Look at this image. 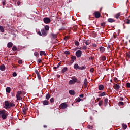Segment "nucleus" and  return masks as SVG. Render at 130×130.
<instances>
[{
    "label": "nucleus",
    "instance_id": "1",
    "mask_svg": "<svg viewBox=\"0 0 130 130\" xmlns=\"http://www.w3.org/2000/svg\"><path fill=\"white\" fill-rule=\"evenodd\" d=\"M2 115V118L3 119H7V116H8V113L6 112V110L0 111V115Z\"/></svg>",
    "mask_w": 130,
    "mask_h": 130
},
{
    "label": "nucleus",
    "instance_id": "2",
    "mask_svg": "<svg viewBox=\"0 0 130 130\" xmlns=\"http://www.w3.org/2000/svg\"><path fill=\"white\" fill-rule=\"evenodd\" d=\"M74 70H86V67L82 66L80 67L78 64H75L74 66Z\"/></svg>",
    "mask_w": 130,
    "mask_h": 130
},
{
    "label": "nucleus",
    "instance_id": "3",
    "mask_svg": "<svg viewBox=\"0 0 130 130\" xmlns=\"http://www.w3.org/2000/svg\"><path fill=\"white\" fill-rule=\"evenodd\" d=\"M72 80H71L69 81V85H74L75 83H77L78 81V79L76 78H72Z\"/></svg>",
    "mask_w": 130,
    "mask_h": 130
},
{
    "label": "nucleus",
    "instance_id": "4",
    "mask_svg": "<svg viewBox=\"0 0 130 130\" xmlns=\"http://www.w3.org/2000/svg\"><path fill=\"white\" fill-rule=\"evenodd\" d=\"M22 94V91H18L16 96V98H17V100H22V99H23V98H22L21 97V95Z\"/></svg>",
    "mask_w": 130,
    "mask_h": 130
},
{
    "label": "nucleus",
    "instance_id": "5",
    "mask_svg": "<svg viewBox=\"0 0 130 130\" xmlns=\"http://www.w3.org/2000/svg\"><path fill=\"white\" fill-rule=\"evenodd\" d=\"M75 55L77 58H79V57H81V56H82V51L80 50H77L76 52Z\"/></svg>",
    "mask_w": 130,
    "mask_h": 130
},
{
    "label": "nucleus",
    "instance_id": "6",
    "mask_svg": "<svg viewBox=\"0 0 130 130\" xmlns=\"http://www.w3.org/2000/svg\"><path fill=\"white\" fill-rule=\"evenodd\" d=\"M43 21L45 23V24H49V23L51 22V20L50 19V18L48 17H46L43 19Z\"/></svg>",
    "mask_w": 130,
    "mask_h": 130
},
{
    "label": "nucleus",
    "instance_id": "7",
    "mask_svg": "<svg viewBox=\"0 0 130 130\" xmlns=\"http://www.w3.org/2000/svg\"><path fill=\"white\" fill-rule=\"evenodd\" d=\"M41 32L43 37H45V36H46L48 33V31H47V30H46L44 29H42L41 30Z\"/></svg>",
    "mask_w": 130,
    "mask_h": 130
},
{
    "label": "nucleus",
    "instance_id": "8",
    "mask_svg": "<svg viewBox=\"0 0 130 130\" xmlns=\"http://www.w3.org/2000/svg\"><path fill=\"white\" fill-rule=\"evenodd\" d=\"M94 15L95 18H96V19H98L99 18H100V17H101V14L98 11L95 12L94 13Z\"/></svg>",
    "mask_w": 130,
    "mask_h": 130
},
{
    "label": "nucleus",
    "instance_id": "9",
    "mask_svg": "<svg viewBox=\"0 0 130 130\" xmlns=\"http://www.w3.org/2000/svg\"><path fill=\"white\" fill-rule=\"evenodd\" d=\"M67 107H68V105L66 103H63L60 105L61 109H67Z\"/></svg>",
    "mask_w": 130,
    "mask_h": 130
},
{
    "label": "nucleus",
    "instance_id": "10",
    "mask_svg": "<svg viewBox=\"0 0 130 130\" xmlns=\"http://www.w3.org/2000/svg\"><path fill=\"white\" fill-rule=\"evenodd\" d=\"M4 108H6V109H7V108H10V102H9L8 101H6L5 102Z\"/></svg>",
    "mask_w": 130,
    "mask_h": 130
},
{
    "label": "nucleus",
    "instance_id": "11",
    "mask_svg": "<svg viewBox=\"0 0 130 130\" xmlns=\"http://www.w3.org/2000/svg\"><path fill=\"white\" fill-rule=\"evenodd\" d=\"M113 88L114 90H116V91H118V90H119V89L120 88V86H119V84H116L114 85Z\"/></svg>",
    "mask_w": 130,
    "mask_h": 130
},
{
    "label": "nucleus",
    "instance_id": "12",
    "mask_svg": "<svg viewBox=\"0 0 130 130\" xmlns=\"http://www.w3.org/2000/svg\"><path fill=\"white\" fill-rule=\"evenodd\" d=\"M83 86H84V88H87V87L88 86V80L87 79V78H85L84 79Z\"/></svg>",
    "mask_w": 130,
    "mask_h": 130
},
{
    "label": "nucleus",
    "instance_id": "13",
    "mask_svg": "<svg viewBox=\"0 0 130 130\" xmlns=\"http://www.w3.org/2000/svg\"><path fill=\"white\" fill-rule=\"evenodd\" d=\"M99 49H100V51L101 52V53H103V52H104V51H105V48L101 46L99 47Z\"/></svg>",
    "mask_w": 130,
    "mask_h": 130
},
{
    "label": "nucleus",
    "instance_id": "14",
    "mask_svg": "<svg viewBox=\"0 0 130 130\" xmlns=\"http://www.w3.org/2000/svg\"><path fill=\"white\" fill-rule=\"evenodd\" d=\"M71 61L72 62L71 64H72V63H73L74 61H75V60L77 59V57H76V56H73L71 57Z\"/></svg>",
    "mask_w": 130,
    "mask_h": 130
},
{
    "label": "nucleus",
    "instance_id": "15",
    "mask_svg": "<svg viewBox=\"0 0 130 130\" xmlns=\"http://www.w3.org/2000/svg\"><path fill=\"white\" fill-rule=\"evenodd\" d=\"M99 90H100V91L104 90V85L102 84L99 85Z\"/></svg>",
    "mask_w": 130,
    "mask_h": 130
},
{
    "label": "nucleus",
    "instance_id": "16",
    "mask_svg": "<svg viewBox=\"0 0 130 130\" xmlns=\"http://www.w3.org/2000/svg\"><path fill=\"white\" fill-rule=\"evenodd\" d=\"M40 55L41 56H42V55H44V56H46V53H45V51H41L40 52Z\"/></svg>",
    "mask_w": 130,
    "mask_h": 130
},
{
    "label": "nucleus",
    "instance_id": "17",
    "mask_svg": "<svg viewBox=\"0 0 130 130\" xmlns=\"http://www.w3.org/2000/svg\"><path fill=\"white\" fill-rule=\"evenodd\" d=\"M108 105V99L105 98L104 100V105L105 106H107Z\"/></svg>",
    "mask_w": 130,
    "mask_h": 130
},
{
    "label": "nucleus",
    "instance_id": "18",
    "mask_svg": "<svg viewBox=\"0 0 130 130\" xmlns=\"http://www.w3.org/2000/svg\"><path fill=\"white\" fill-rule=\"evenodd\" d=\"M108 22H109V23H114V22H115V20H114L112 18H109L108 19Z\"/></svg>",
    "mask_w": 130,
    "mask_h": 130
},
{
    "label": "nucleus",
    "instance_id": "19",
    "mask_svg": "<svg viewBox=\"0 0 130 130\" xmlns=\"http://www.w3.org/2000/svg\"><path fill=\"white\" fill-rule=\"evenodd\" d=\"M49 103V102L47 100H45V101H43V104L44 105H48Z\"/></svg>",
    "mask_w": 130,
    "mask_h": 130
},
{
    "label": "nucleus",
    "instance_id": "20",
    "mask_svg": "<svg viewBox=\"0 0 130 130\" xmlns=\"http://www.w3.org/2000/svg\"><path fill=\"white\" fill-rule=\"evenodd\" d=\"M120 16V13H118L114 16V17L116 18V19H118Z\"/></svg>",
    "mask_w": 130,
    "mask_h": 130
},
{
    "label": "nucleus",
    "instance_id": "21",
    "mask_svg": "<svg viewBox=\"0 0 130 130\" xmlns=\"http://www.w3.org/2000/svg\"><path fill=\"white\" fill-rule=\"evenodd\" d=\"M13 47V43L12 42H9L8 44H7V47H8V48H11V47Z\"/></svg>",
    "mask_w": 130,
    "mask_h": 130
},
{
    "label": "nucleus",
    "instance_id": "22",
    "mask_svg": "<svg viewBox=\"0 0 130 130\" xmlns=\"http://www.w3.org/2000/svg\"><path fill=\"white\" fill-rule=\"evenodd\" d=\"M27 110H28V108H27V106H25L24 107L23 109H22V111L24 113H26V111H27Z\"/></svg>",
    "mask_w": 130,
    "mask_h": 130
},
{
    "label": "nucleus",
    "instance_id": "23",
    "mask_svg": "<svg viewBox=\"0 0 130 130\" xmlns=\"http://www.w3.org/2000/svg\"><path fill=\"white\" fill-rule=\"evenodd\" d=\"M7 93H11V87H7L6 89Z\"/></svg>",
    "mask_w": 130,
    "mask_h": 130
},
{
    "label": "nucleus",
    "instance_id": "24",
    "mask_svg": "<svg viewBox=\"0 0 130 130\" xmlns=\"http://www.w3.org/2000/svg\"><path fill=\"white\" fill-rule=\"evenodd\" d=\"M69 93L70 95H76V93L74 90H69Z\"/></svg>",
    "mask_w": 130,
    "mask_h": 130
},
{
    "label": "nucleus",
    "instance_id": "25",
    "mask_svg": "<svg viewBox=\"0 0 130 130\" xmlns=\"http://www.w3.org/2000/svg\"><path fill=\"white\" fill-rule=\"evenodd\" d=\"M44 30H45L46 31L48 32V30H49V26L48 25H45L44 26V28H43Z\"/></svg>",
    "mask_w": 130,
    "mask_h": 130
},
{
    "label": "nucleus",
    "instance_id": "26",
    "mask_svg": "<svg viewBox=\"0 0 130 130\" xmlns=\"http://www.w3.org/2000/svg\"><path fill=\"white\" fill-rule=\"evenodd\" d=\"M105 95H106L105 92H103L101 94H99V97H103V96H105Z\"/></svg>",
    "mask_w": 130,
    "mask_h": 130
},
{
    "label": "nucleus",
    "instance_id": "27",
    "mask_svg": "<svg viewBox=\"0 0 130 130\" xmlns=\"http://www.w3.org/2000/svg\"><path fill=\"white\" fill-rule=\"evenodd\" d=\"M5 69H6V67L5 66V65H1L0 66V70L1 71H4V70H5Z\"/></svg>",
    "mask_w": 130,
    "mask_h": 130
},
{
    "label": "nucleus",
    "instance_id": "28",
    "mask_svg": "<svg viewBox=\"0 0 130 130\" xmlns=\"http://www.w3.org/2000/svg\"><path fill=\"white\" fill-rule=\"evenodd\" d=\"M67 71H68V68L67 67H64L62 70V73H66V72H67Z\"/></svg>",
    "mask_w": 130,
    "mask_h": 130
},
{
    "label": "nucleus",
    "instance_id": "29",
    "mask_svg": "<svg viewBox=\"0 0 130 130\" xmlns=\"http://www.w3.org/2000/svg\"><path fill=\"white\" fill-rule=\"evenodd\" d=\"M50 97H51V95L49 94V93H48L46 96V99H47V100H48L50 98Z\"/></svg>",
    "mask_w": 130,
    "mask_h": 130
},
{
    "label": "nucleus",
    "instance_id": "30",
    "mask_svg": "<svg viewBox=\"0 0 130 130\" xmlns=\"http://www.w3.org/2000/svg\"><path fill=\"white\" fill-rule=\"evenodd\" d=\"M9 106L10 108H11V107H15V104L10 102Z\"/></svg>",
    "mask_w": 130,
    "mask_h": 130
},
{
    "label": "nucleus",
    "instance_id": "31",
    "mask_svg": "<svg viewBox=\"0 0 130 130\" xmlns=\"http://www.w3.org/2000/svg\"><path fill=\"white\" fill-rule=\"evenodd\" d=\"M107 50H108V52H111V49L110 48V45H108Z\"/></svg>",
    "mask_w": 130,
    "mask_h": 130
},
{
    "label": "nucleus",
    "instance_id": "32",
    "mask_svg": "<svg viewBox=\"0 0 130 130\" xmlns=\"http://www.w3.org/2000/svg\"><path fill=\"white\" fill-rule=\"evenodd\" d=\"M125 23L127 24V25H129L130 24V20L129 19H127L126 20H124Z\"/></svg>",
    "mask_w": 130,
    "mask_h": 130
},
{
    "label": "nucleus",
    "instance_id": "33",
    "mask_svg": "<svg viewBox=\"0 0 130 130\" xmlns=\"http://www.w3.org/2000/svg\"><path fill=\"white\" fill-rule=\"evenodd\" d=\"M101 60H102V61H105V60H106V56H103L101 57Z\"/></svg>",
    "mask_w": 130,
    "mask_h": 130
},
{
    "label": "nucleus",
    "instance_id": "34",
    "mask_svg": "<svg viewBox=\"0 0 130 130\" xmlns=\"http://www.w3.org/2000/svg\"><path fill=\"white\" fill-rule=\"evenodd\" d=\"M87 128H88V129H93V128H94V127L93 126L88 125H87Z\"/></svg>",
    "mask_w": 130,
    "mask_h": 130
},
{
    "label": "nucleus",
    "instance_id": "35",
    "mask_svg": "<svg viewBox=\"0 0 130 130\" xmlns=\"http://www.w3.org/2000/svg\"><path fill=\"white\" fill-rule=\"evenodd\" d=\"M98 104L99 106H101L103 104V101L101 100L99 102Z\"/></svg>",
    "mask_w": 130,
    "mask_h": 130
},
{
    "label": "nucleus",
    "instance_id": "36",
    "mask_svg": "<svg viewBox=\"0 0 130 130\" xmlns=\"http://www.w3.org/2000/svg\"><path fill=\"white\" fill-rule=\"evenodd\" d=\"M51 36H52V38H54V39H55L56 38V35L54 34L53 33L51 34Z\"/></svg>",
    "mask_w": 130,
    "mask_h": 130
},
{
    "label": "nucleus",
    "instance_id": "37",
    "mask_svg": "<svg viewBox=\"0 0 130 130\" xmlns=\"http://www.w3.org/2000/svg\"><path fill=\"white\" fill-rule=\"evenodd\" d=\"M74 43L76 46H79V45H80V43H79L78 41H75Z\"/></svg>",
    "mask_w": 130,
    "mask_h": 130
},
{
    "label": "nucleus",
    "instance_id": "38",
    "mask_svg": "<svg viewBox=\"0 0 130 130\" xmlns=\"http://www.w3.org/2000/svg\"><path fill=\"white\" fill-rule=\"evenodd\" d=\"M123 129H126L127 128V125L126 124H122Z\"/></svg>",
    "mask_w": 130,
    "mask_h": 130
},
{
    "label": "nucleus",
    "instance_id": "39",
    "mask_svg": "<svg viewBox=\"0 0 130 130\" xmlns=\"http://www.w3.org/2000/svg\"><path fill=\"white\" fill-rule=\"evenodd\" d=\"M17 47L16 46H14L13 47H12V50L13 51H16V50H17Z\"/></svg>",
    "mask_w": 130,
    "mask_h": 130
},
{
    "label": "nucleus",
    "instance_id": "40",
    "mask_svg": "<svg viewBox=\"0 0 130 130\" xmlns=\"http://www.w3.org/2000/svg\"><path fill=\"white\" fill-rule=\"evenodd\" d=\"M0 30L2 32H5V29H4V27H3V26H0Z\"/></svg>",
    "mask_w": 130,
    "mask_h": 130
},
{
    "label": "nucleus",
    "instance_id": "41",
    "mask_svg": "<svg viewBox=\"0 0 130 130\" xmlns=\"http://www.w3.org/2000/svg\"><path fill=\"white\" fill-rule=\"evenodd\" d=\"M64 53V54H66L67 55H69V54H70V51H65Z\"/></svg>",
    "mask_w": 130,
    "mask_h": 130
},
{
    "label": "nucleus",
    "instance_id": "42",
    "mask_svg": "<svg viewBox=\"0 0 130 130\" xmlns=\"http://www.w3.org/2000/svg\"><path fill=\"white\" fill-rule=\"evenodd\" d=\"M81 100H82L81 99V98H77L76 99V102H80L81 101Z\"/></svg>",
    "mask_w": 130,
    "mask_h": 130
},
{
    "label": "nucleus",
    "instance_id": "43",
    "mask_svg": "<svg viewBox=\"0 0 130 130\" xmlns=\"http://www.w3.org/2000/svg\"><path fill=\"white\" fill-rule=\"evenodd\" d=\"M119 105H121V106H123L124 105V103H123V102H119L118 103Z\"/></svg>",
    "mask_w": 130,
    "mask_h": 130
},
{
    "label": "nucleus",
    "instance_id": "44",
    "mask_svg": "<svg viewBox=\"0 0 130 130\" xmlns=\"http://www.w3.org/2000/svg\"><path fill=\"white\" fill-rule=\"evenodd\" d=\"M101 26L102 27H103V28H104V27H105V22H102L101 23Z\"/></svg>",
    "mask_w": 130,
    "mask_h": 130
},
{
    "label": "nucleus",
    "instance_id": "45",
    "mask_svg": "<svg viewBox=\"0 0 130 130\" xmlns=\"http://www.w3.org/2000/svg\"><path fill=\"white\" fill-rule=\"evenodd\" d=\"M50 101L51 103H53L54 102V99L53 98H51Z\"/></svg>",
    "mask_w": 130,
    "mask_h": 130
},
{
    "label": "nucleus",
    "instance_id": "46",
    "mask_svg": "<svg viewBox=\"0 0 130 130\" xmlns=\"http://www.w3.org/2000/svg\"><path fill=\"white\" fill-rule=\"evenodd\" d=\"M12 76H13V77H17V73L14 72V73H13V74H12Z\"/></svg>",
    "mask_w": 130,
    "mask_h": 130
},
{
    "label": "nucleus",
    "instance_id": "47",
    "mask_svg": "<svg viewBox=\"0 0 130 130\" xmlns=\"http://www.w3.org/2000/svg\"><path fill=\"white\" fill-rule=\"evenodd\" d=\"M37 62H38V63H41V62H42V61H41V59H38Z\"/></svg>",
    "mask_w": 130,
    "mask_h": 130
},
{
    "label": "nucleus",
    "instance_id": "48",
    "mask_svg": "<svg viewBox=\"0 0 130 130\" xmlns=\"http://www.w3.org/2000/svg\"><path fill=\"white\" fill-rule=\"evenodd\" d=\"M69 39V37L68 36H65L64 38V40H66V41H67V40H68Z\"/></svg>",
    "mask_w": 130,
    "mask_h": 130
},
{
    "label": "nucleus",
    "instance_id": "49",
    "mask_svg": "<svg viewBox=\"0 0 130 130\" xmlns=\"http://www.w3.org/2000/svg\"><path fill=\"white\" fill-rule=\"evenodd\" d=\"M60 64H61V62H60L58 65L57 66L56 68L57 69H58V68H59V67H60Z\"/></svg>",
    "mask_w": 130,
    "mask_h": 130
},
{
    "label": "nucleus",
    "instance_id": "50",
    "mask_svg": "<svg viewBox=\"0 0 130 130\" xmlns=\"http://www.w3.org/2000/svg\"><path fill=\"white\" fill-rule=\"evenodd\" d=\"M35 73H36V74H37V76L40 74L39 73V72H38V70H36L35 71Z\"/></svg>",
    "mask_w": 130,
    "mask_h": 130
},
{
    "label": "nucleus",
    "instance_id": "51",
    "mask_svg": "<svg viewBox=\"0 0 130 130\" xmlns=\"http://www.w3.org/2000/svg\"><path fill=\"white\" fill-rule=\"evenodd\" d=\"M126 87H127V88H130V83H126Z\"/></svg>",
    "mask_w": 130,
    "mask_h": 130
},
{
    "label": "nucleus",
    "instance_id": "52",
    "mask_svg": "<svg viewBox=\"0 0 130 130\" xmlns=\"http://www.w3.org/2000/svg\"><path fill=\"white\" fill-rule=\"evenodd\" d=\"M18 63H19V64H22V63H23V61H22L21 60H19L18 61Z\"/></svg>",
    "mask_w": 130,
    "mask_h": 130
},
{
    "label": "nucleus",
    "instance_id": "53",
    "mask_svg": "<svg viewBox=\"0 0 130 130\" xmlns=\"http://www.w3.org/2000/svg\"><path fill=\"white\" fill-rule=\"evenodd\" d=\"M85 43L86 45H89V44H90V42H89L88 41H85Z\"/></svg>",
    "mask_w": 130,
    "mask_h": 130
},
{
    "label": "nucleus",
    "instance_id": "54",
    "mask_svg": "<svg viewBox=\"0 0 130 130\" xmlns=\"http://www.w3.org/2000/svg\"><path fill=\"white\" fill-rule=\"evenodd\" d=\"M37 77H38L39 80H41V77L40 76V74L38 75Z\"/></svg>",
    "mask_w": 130,
    "mask_h": 130
},
{
    "label": "nucleus",
    "instance_id": "55",
    "mask_svg": "<svg viewBox=\"0 0 130 130\" xmlns=\"http://www.w3.org/2000/svg\"><path fill=\"white\" fill-rule=\"evenodd\" d=\"M92 46L93 47H97V44L94 43V44H92Z\"/></svg>",
    "mask_w": 130,
    "mask_h": 130
},
{
    "label": "nucleus",
    "instance_id": "56",
    "mask_svg": "<svg viewBox=\"0 0 130 130\" xmlns=\"http://www.w3.org/2000/svg\"><path fill=\"white\" fill-rule=\"evenodd\" d=\"M38 34H39V35H40V36H42V34H41V32L40 31H39Z\"/></svg>",
    "mask_w": 130,
    "mask_h": 130
},
{
    "label": "nucleus",
    "instance_id": "57",
    "mask_svg": "<svg viewBox=\"0 0 130 130\" xmlns=\"http://www.w3.org/2000/svg\"><path fill=\"white\" fill-rule=\"evenodd\" d=\"M17 4L18 5V6H20V5H21V2L20 1H18L17 2Z\"/></svg>",
    "mask_w": 130,
    "mask_h": 130
},
{
    "label": "nucleus",
    "instance_id": "58",
    "mask_svg": "<svg viewBox=\"0 0 130 130\" xmlns=\"http://www.w3.org/2000/svg\"><path fill=\"white\" fill-rule=\"evenodd\" d=\"M90 72H91V73H93V72H94V68H91V69H90Z\"/></svg>",
    "mask_w": 130,
    "mask_h": 130
},
{
    "label": "nucleus",
    "instance_id": "59",
    "mask_svg": "<svg viewBox=\"0 0 130 130\" xmlns=\"http://www.w3.org/2000/svg\"><path fill=\"white\" fill-rule=\"evenodd\" d=\"M79 97H80L81 98H84V94H80L79 95Z\"/></svg>",
    "mask_w": 130,
    "mask_h": 130
},
{
    "label": "nucleus",
    "instance_id": "60",
    "mask_svg": "<svg viewBox=\"0 0 130 130\" xmlns=\"http://www.w3.org/2000/svg\"><path fill=\"white\" fill-rule=\"evenodd\" d=\"M87 47L86 46H83V49H87Z\"/></svg>",
    "mask_w": 130,
    "mask_h": 130
},
{
    "label": "nucleus",
    "instance_id": "61",
    "mask_svg": "<svg viewBox=\"0 0 130 130\" xmlns=\"http://www.w3.org/2000/svg\"><path fill=\"white\" fill-rule=\"evenodd\" d=\"M73 31H74V32H75V31H77V28H76V27H74V28H73Z\"/></svg>",
    "mask_w": 130,
    "mask_h": 130
},
{
    "label": "nucleus",
    "instance_id": "62",
    "mask_svg": "<svg viewBox=\"0 0 130 130\" xmlns=\"http://www.w3.org/2000/svg\"><path fill=\"white\" fill-rule=\"evenodd\" d=\"M120 100H121V101H122V100H123V97H120Z\"/></svg>",
    "mask_w": 130,
    "mask_h": 130
},
{
    "label": "nucleus",
    "instance_id": "63",
    "mask_svg": "<svg viewBox=\"0 0 130 130\" xmlns=\"http://www.w3.org/2000/svg\"><path fill=\"white\" fill-rule=\"evenodd\" d=\"M101 99V98H97L96 100H97V101H99Z\"/></svg>",
    "mask_w": 130,
    "mask_h": 130
},
{
    "label": "nucleus",
    "instance_id": "64",
    "mask_svg": "<svg viewBox=\"0 0 130 130\" xmlns=\"http://www.w3.org/2000/svg\"><path fill=\"white\" fill-rule=\"evenodd\" d=\"M127 56L128 57V58H130V54H127Z\"/></svg>",
    "mask_w": 130,
    "mask_h": 130
}]
</instances>
